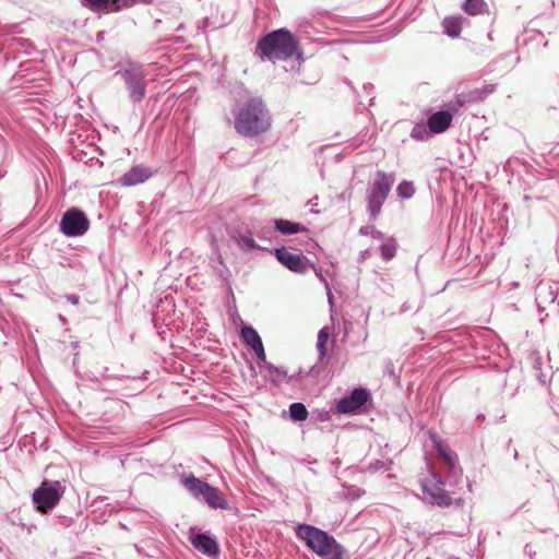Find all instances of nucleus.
Segmentation results:
<instances>
[{
	"label": "nucleus",
	"instance_id": "nucleus-1",
	"mask_svg": "<svg viewBox=\"0 0 559 559\" xmlns=\"http://www.w3.org/2000/svg\"><path fill=\"white\" fill-rule=\"evenodd\" d=\"M235 129L245 136H254L271 127V117L260 98L250 99L235 117Z\"/></svg>",
	"mask_w": 559,
	"mask_h": 559
},
{
	"label": "nucleus",
	"instance_id": "nucleus-2",
	"mask_svg": "<svg viewBox=\"0 0 559 559\" xmlns=\"http://www.w3.org/2000/svg\"><path fill=\"white\" fill-rule=\"evenodd\" d=\"M297 40L285 28L274 31L258 41L255 53L261 60H287L294 56Z\"/></svg>",
	"mask_w": 559,
	"mask_h": 559
},
{
	"label": "nucleus",
	"instance_id": "nucleus-3",
	"mask_svg": "<svg viewBox=\"0 0 559 559\" xmlns=\"http://www.w3.org/2000/svg\"><path fill=\"white\" fill-rule=\"evenodd\" d=\"M297 536L322 559H342L343 547L326 532L308 524L297 527Z\"/></svg>",
	"mask_w": 559,
	"mask_h": 559
},
{
	"label": "nucleus",
	"instance_id": "nucleus-4",
	"mask_svg": "<svg viewBox=\"0 0 559 559\" xmlns=\"http://www.w3.org/2000/svg\"><path fill=\"white\" fill-rule=\"evenodd\" d=\"M63 487L59 481L44 480L37 488V511L48 513L59 502Z\"/></svg>",
	"mask_w": 559,
	"mask_h": 559
},
{
	"label": "nucleus",
	"instance_id": "nucleus-5",
	"mask_svg": "<svg viewBox=\"0 0 559 559\" xmlns=\"http://www.w3.org/2000/svg\"><path fill=\"white\" fill-rule=\"evenodd\" d=\"M128 85L130 97L133 102H140L145 95V74L141 66L129 64L122 72Z\"/></svg>",
	"mask_w": 559,
	"mask_h": 559
},
{
	"label": "nucleus",
	"instance_id": "nucleus-6",
	"mask_svg": "<svg viewBox=\"0 0 559 559\" xmlns=\"http://www.w3.org/2000/svg\"><path fill=\"white\" fill-rule=\"evenodd\" d=\"M442 484L441 477L435 472H431L430 476L421 481V489L424 493L428 496L431 503L448 507L451 504L452 499L442 488Z\"/></svg>",
	"mask_w": 559,
	"mask_h": 559
},
{
	"label": "nucleus",
	"instance_id": "nucleus-7",
	"mask_svg": "<svg viewBox=\"0 0 559 559\" xmlns=\"http://www.w3.org/2000/svg\"><path fill=\"white\" fill-rule=\"evenodd\" d=\"M90 222L85 214L76 209L67 211L60 223L62 233L67 236H81L88 229Z\"/></svg>",
	"mask_w": 559,
	"mask_h": 559
},
{
	"label": "nucleus",
	"instance_id": "nucleus-8",
	"mask_svg": "<svg viewBox=\"0 0 559 559\" xmlns=\"http://www.w3.org/2000/svg\"><path fill=\"white\" fill-rule=\"evenodd\" d=\"M275 255L283 265L296 273H306L313 267V264L305 255L293 253L284 247L276 249Z\"/></svg>",
	"mask_w": 559,
	"mask_h": 559
},
{
	"label": "nucleus",
	"instance_id": "nucleus-9",
	"mask_svg": "<svg viewBox=\"0 0 559 559\" xmlns=\"http://www.w3.org/2000/svg\"><path fill=\"white\" fill-rule=\"evenodd\" d=\"M369 393L365 389H355L349 396L343 397L338 401L336 409L342 414L355 413L368 400Z\"/></svg>",
	"mask_w": 559,
	"mask_h": 559
},
{
	"label": "nucleus",
	"instance_id": "nucleus-10",
	"mask_svg": "<svg viewBox=\"0 0 559 559\" xmlns=\"http://www.w3.org/2000/svg\"><path fill=\"white\" fill-rule=\"evenodd\" d=\"M152 176L153 170L151 168L136 165L123 174L117 182L122 187H132L145 182Z\"/></svg>",
	"mask_w": 559,
	"mask_h": 559
},
{
	"label": "nucleus",
	"instance_id": "nucleus-11",
	"mask_svg": "<svg viewBox=\"0 0 559 559\" xmlns=\"http://www.w3.org/2000/svg\"><path fill=\"white\" fill-rule=\"evenodd\" d=\"M191 544L197 550L209 557L216 556L219 552L218 543L207 534H197L191 538Z\"/></svg>",
	"mask_w": 559,
	"mask_h": 559
},
{
	"label": "nucleus",
	"instance_id": "nucleus-12",
	"mask_svg": "<svg viewBox=\"0 0 559 559\" xmlns=\"http://www.w3.org/2000/svg\"><path fill=\"white\" fill-rule=\"evenodd\" d=\"M241 336L245 343L253 349L258 358L262 361H265L266 356L263 343L258 332L251 326H245L241 330Z\"/></svg>",
	"mask_w": 559,
	"mask_h": 559
},
{
	"label": "nucleus",
	"instance_id": "nucleus-13",
	"mask_svg": "<svg viewBox=\"0 0 559 559\" xmlns=\"http://www.w3.org/2000/svg\"><path fill=\"white\" fill-rule=\"evenodd\" d=\"M435 448L439 452L440 456L443 459L447 464L449 472L453 475L460 474V468L456 467L457 457L455 453H453L440 439H438L435 435L431 436Z\"/></svg>",
	"mask_w": 559,
	"mask_h": 559
},
{
	"label": "nucleus",
	"instance_id": "nucleus-14",
	"mask_svg": "<svg viewBox=\"0 0 559 559\" xmlns=\"http://www.w3.org/2000/svg\"><path fill=\"white\" fill-rule=\"evenodd\" d=\"M84 3L93 10L118 11L133 5L135 0H84Z\"/></svg>",
	"mask_w": 559,
	"mask_h": 559
},
{
	"label": "nucleus",
	"instance_id": "nucleus-15",
	"mask_svg": "<svg viewBox=\"0 0 559 559\" xmlns=\"http://www.w3.org/2000/svg\"><path fill=\"white\" fill-rule=\"evenodd\" d=\"M452 122V115L449 111H437L428 118V128L433 133L444 132Z\"/></svg>",
	"mask_w": 559,
	"mask_h": 559
},
{
	"label": "nucleus",
	"instance_id": "nucleus-16",
	"mask_svg": "<svg viewBox=\"0 0 559 559\" xmlns=\"http://www.w3.org/2000/svg\"><path fill=\"white\" fill-rule=\"evenodd\" d=\"M181 483L185 488L195 498H202L204 492L209 490L211 486L210 484L197 478L192 474L183 476Z\"/></svg>",
	"mask_w": 559,
	"mask_h": 559
},
{
	"label": "nucleus",
	"instance_id": "nucleus-17",
	"mask_svg": "<svg viewBox=\"0 0 559 559\" xmlns=\"http://www.w3.org/2000/svg\"><path fill=\"white\" fill-rule=\"evenodd\" d=\"M371 236L374 239L381 240L380 253L384 260H391L396 253V241L392 237L384 238V236L377 230L371 231Z\"/></svg>",
	"mask_w": 559,
	"mask_h": 559
},
{
	"label": "nucleus",
	"instance_id": "nucleus-18",
	"mask_svg": "<svg viewBox=\"0 0 559 559\" xmlns=\"http://www.w3.org/2000/svg\"><path fill=\"white\" fill-rule=\"evenodd\" d=\"M202 499L213 509L225 510L228 508L224 493L213 486H210L209 490L204 492Z\"/></svg>",
	"mask_w": 559,
	"mask_h": 559
},
{
	"label": "nucleus",
	"instance_id": "nucleus-19",
	"mask_svg": "<svg viewBox=\"0 0 559 559\" xmlns=\"http://www.w3.org/2000/svg\"><path fill=\"white\" fill-rule=\"evenodd\" d=\"M393 182H394V178L392 176H389L385 173L379 171L377 174V178L373 182V186L370 189V192L388 197Z\"/></svg>",
	"mask_w": 559,
	"mask_h": 559
},
{
	"label": "nucleus",
	"instance_id": "nucleus-20",
	"mask_svg": "<svg viewBox=\"0 0 559 559\" xmlns=\"http://www.w3.org/2000/svg\"><path fill=\"white\" fill-rule=\"evenodd\" d=\"M275 228L283 235H294L306 231V227L299 223H294L287 219L278 218L274 221Z\"/></svg>",
	"mask_w": 559,
	"mask_h": 559
},
{
	"label": "nucleus",
	"instance_id": "nucleus-21",
	"mask_svg": "<svg viewBox=\"0 0 559 559\" xmlns=\"http://www.w3.org/2000/svg\"><path fill=\"white\" fill-rule=\"evenodd\" d=\"M444 33L450 37H457L462 31V16H449L442 22Z\"/></svg>",
	"mask_w": 559,
	"mask_h": 559
},
{
	"label": "nucleus",
	"instance_id": "nucleus-22",
	"mask_svg": "<svg viewBox=\"0 0 559 559\" xmlns=\"http://www.w3.org/2000/svg\"><path fill=\"white\" fill-rule=\"evenodd\" d=\"M386 195L370 192L368 193V210L371 216L374 218L381 211V206L385 201Z\"/></svg>",
	"mask_w": 559,
	"mask_h": 559
},
{
	"label": "nucleus",
	"instance_id": "nucleus-23",
	"mask_svg": "<svg viewBox=\"0 0 559 559\" xmlns=\"http://www.w3.org/2000/svg\"><path fill=\"white\" fill-rule=\"evenodd\" d=\"M331 333L329 328L324 326L322 328L318 333V340H317V349L319 352V358L322 360L328 353V342L330 340Z\"/></svg>",
	"mask_w": 559,
	"mask_h": 559
},
{
	"label": "nucleus",
	"instance_id": "nucleus-24",
	"mask_svg": "<svg viewBox=\"0 0 559 559\" xmlns=\"http://www.w3.org/2000/svg\"><path fill=\"white\" fill-rule=\"evenodd\" d=\"M463 10L469 15L481 14L486 10V3L484 0H465Z\"/></svg>",
	"mask_w": 559,
	"mask_h": 559
},
{
	"label": "nucleus",
	"instance_id": "nucleus-25",
	"mask_svg": "<svg viewBox=\"0 0 559 559\" xmlns=\"http://www.w3.org/2000/svg\"><path fill=\"white\" fill-rule=\"evenodd\" d=\"M289 414L293 420L302 421L308 417V411L302 403H293L289 407Z\"/></svg>",
	"mask_w": 559,
	"mask_h": 559
},
{
	"label": "nucleus",
	"instance_id": "nucleus-26",
	"mask_svg": "<svg viewBox=\"0 0 559 559\" xmlns=\"http://www.w3.org/2000/svg\"><path fill=\"white\" fill-rule=\"evenodd\" d=\"M396 191L401 198L408 199L414 194L415 188L413 183L404 181L397 186Z\"/></svg>",
	"mask_w": 559,
	"mask_h": 559
},
{
	"label": "nucleus",
	"instance_id": "nucleus-27",
	"mask_svg": "<svg viewBox=\"0 0 559 559\" xmlns=\"http://www.w3.org/2000/svg\"><path fill=\"white\" fill-rule=\"evenodd\" d=\"M238 246L241 249L251 250L258 248L255 240L251 235H240L238 238Z\"/></svg>",
	"mask_w": 559,
	"mask_h": 559
},
{
	"label": "nucleus",
	"instance_id": "nucleus-28",
	"mask_svg": "<svg viewBox=\"0 0 559 559\" xmlns=\"http://www.w3.org/2000/svg\"><path fill=\"white\" fill-rule=\"evenodd\" d=\"M312 269L314 270V273L318 276V278L324 284V286L328 290L329 301L332 302V294H331L330 285H329L326 278L323 276V274L321 273L320 270L316 269L314 266Z\"/></svg>",
	"mask_w": 559,
	"mask_h": 559
},
{
	"label": "nucleus",
	"instance_id": "nucleus-29",
	"mask_svg": "<svg viewBox=\"0 0 559 559\" xmlns=\"http://www.w3.org/2000/svg\"><path fill=\"white\" fill-rule=\"evenodd\" d=\"M423 132H425V130L421 127H415L412 131V136L414 139L421 140L424 138L421 134Z\"/></svg>",
	"mask_w": 559,
	"mask_h": 559
},
{
	"label": "nucleus",
	"instance_id": "nucleus-30",
	"mask_svg": "<svg viewBox=\"0 0 559 559\" xmlns=\"http://www.w3.org/2000/svg\"><path fill=\"white\" fill-rule=\"evenodd\" d=\"M371 255V252L369 249H366L364 251L360 252V257H359V261H364L366 260L367 258H369Z\"/></svg>",
	"mask_w": 559,
	"mask_h": 559
},
{
	"label": "nucleus",
	"instance_id": "nucleus-31",
	"mask_svg": "<svg viewBox=\"0 0 559 559\" xmlns=\"http://www.w3.org/2000/svg\"><path fill=\"white\" fill-rule=\"evenodd\" d=\"M68 299H69L72 304H74V305H76V304H78V297H75V296H70Z\"/></svg>",
	"mask_w": 559,
	"mask_h": 559
},
{
	"label": "nucleus",
	"instance_id": "nucleus-32",
	"mask_svg": "<svg viewBox=\"0 0 559 559\" xmlns=\"http://www.w3.org/2000/svg\"><path fill=\"white\" fill-rule=\"evenodd\" d=\"M360 234H361V235H368V234H369V233H368V228H367V227H362V228H360Z\"/></svg>",
	"mask_w": 559,
	"mask_h": 559
},
{
	"label": "nucleus",
	"instance_id": "nucleus-33",
	"mask_svg": "<svg viewBox=\"0 0 559 559\" xmlns=\"http://www.w3.org/2000/svg\"><path fill=\"white\" fill-rule=\"evenodd\" d=\"M35 496H36V492L34 491L33 492V501H35Z\"/></svg>",
	"mask_w": 559,
	"mask_h": 559
},
{
	"label": "nucleus",
	"instance_id": "nucleus-34",
	"mask_svg": "<svg viewBox=\"0 0 559 559\" xmlns=\"http://www.w3.org/2000/svg\"><path fill=\"white\" fill-rule=\"evenodd\" d=\"M146 3H151L153 0H143Z\"/></svg>",
	"mask_w": 559,
	"mask_h": 559
}]
</instances>
